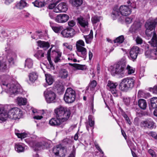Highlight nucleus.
<instances>
[{
	"label": "nucleus",
	"instance_id": "nucleus-1",
	"mask_svg": "<svg viewBox=\"0 0 157 157\" xmlns=\"http://www.w3.org/2000/svg\"><path fill=\"white\" fill-rule=\"evenodd\" d=\"M131 12V9L126 6H121L119 9L117 6L114 8L112 16L113 20L119 18L121 15L123 16H127L129 15Z\"/></svg>",
	"mask_w": 157,
	"mask_h": 157
},
{
	"label": "nucleus",
	"instance_id": "nucleus-2",
	"mask_svg": "<svg viewBox=\"0 0 157 157\" xmlns=\"http://www.w3.org/2000/svg\"><path fill=\"white\" fill-rule=\"evenodd\" d=\"M2 88L7 93L11 94H16L21 92V88L18 84L6 82L3 83L1 85Z\"/></svg>",
	"mask_w": 157,
	"mask_h": 157
},
{
	"label": "nucleus",
	"instance_id": "nucleus-3",
	"mask_svg": "<svg viewBox=\"0 0 157 157\" xmlns=\"http://www.w3.org/2000/svg\"><path fill=\"white\" fill-rule=\"evenodd\" d=\"M55 112L56 117L64 122L68 119L71 113L69 109L61 106L56 108L55 109Z\"/></svg>",
	"mask_w": 157,
	"mask_h": 157
},
{
	"label": "nucleus",
	"instance_id": "nucleus-4",
	"mask_svg": "<svg viewBox=\"0 0 157 157\" xmlns=\"http://www.w3.org/2000/svg\"><path fill=\"white\" fill-rule=\"evenodd\" d=\"M135 82L134 78H127L122 79L119 85L121 90L127 92L131 90L134 87Z\"/></svg>",
	"mask_w": 157,
	"mask_h": 157
},
{
	"label": "nucleus",
	"instance_id": "nucleus-5",
	"mask_svg": "<svg viewBox=\"0 0 157 157\" xmlns=\"http://www.w3.org/2000/svg\"><path fill=\"white\" fill-rule=\"evenodd\" d=\"M125 63L124 62L120 61L111 67V73L113 75L121 74L124 69Z\"/></svg>",
	"mask_w": 157,
	"mask_h": 157
},
{
	"label": "nucleus",
	"instance_id": "nucleus-6",
	"mask_svg": "<svg viewBox=\"0 0 157 157\" xmlns=\"http://www.w3.org/2000/svg\"><path fill=\"white\" fill-rule=\"evenodd\" d=\"M75 91L71 88H68L64 95V99L65 102L67 103H71L75 101Z\"/></svg>",
	"mask_w": 157,
	"mask_h": 157
},
{
	"label": "nucleus",
	"instance_id": "nucleus-7",
	"mask_svg": "<svg viewBox=\"0 0 157 157\" xmlns=\"http://www.w3.org/2000/svg\"><path fill=\"white\" fill-rule=\"evenodd\" d=\"M22 111L20 109L16 107L13 108L7 112V118L14 120L19 119L22 116Z\"/></svg>",
	"mask_w": 157,
	"mask_h": 157
},
{
	"label": "nucleus",
	"instance_id": "nucleus-8",
	"mask_svg": "<svg viewBox=\"0 0 157 157\" xmlns=\"http://www.w3.org/2000/svg\"><path fill=\"white\" fill-rule=\"evenodd\" d=\"M51 141L44 139L36 143L34 147L36 150H39L47 149L49 147Z\"/></svg>",
	"mask_w": 157,
	"mask_h": 157
},
{
	"label": "nucleus",
	"instance_id": "nucleus-9",
	"mask_svg": "<svg viewBox=\"0 0 157 157\" xmlns=\"http://www.w3.org/2000/svg\"><path fill=\"white\" fill-rule=\"evenodd\" d=\"M85 46L84 42L82 40H79L76 42V46L78 54L81 55V56L86 58L87 54L86 49L84 47Z\"/></svg>",
	"mask_w": 157,
	"mask_h": 157
},
{
	"label": "nucleus",
	"instance_id": "nucleus-10",
	"mask_svg": "<svg viewBox=\"0 0 157 157\" xmlns=\"http://www.w3.org/2000/svg\"><path fill=\"white\" fill-rule=\"evenodd\" d=\"M145 47L146 51L145 54L146 56L152 59H157L156 48L152 47L149 49V47L147 44H146Z\"/></svg>",
	"mask_w": 157,
	"mask_h": 157
},
{
	"label": "nucleus",
	"instance_id": "nucleus-11",
	"mask_svg": "<svg viewBox=\"0 0 157 157\" xmlns=\"http://www.w3.org/2000/svg\"><path fill=\"white\" fill-rule=\"evenodd\" d=\"M52 151L56 157H65L67 153L66 149L59 145L53 147Z\"/></svg>",
	"mask_w": 157,
	"mask_h": 157
},
{
	"label": "nucleus",
	"instance_id": "nucleus-12",
	"mask_svg": "<svg viewBox=\"0 0 157 157\" xmlns=\"http://www.w3.org/2000/svg\"><path fill=\"white\" fill-rule=\"evenodd\" d=\"M44 94L46 101L48 103L52 102L56 99V94L50 89H46L44 92Z\"/></svg>",
	"mask_w": 157,
	"mask_h": 157
},
{
	"label": "nucleus",
	"instance_id": "nucleus-13",
	"mask_svg": "<svg viewBox=\"0 0 157 157\" xmlns=\"http://www.w3.org/2000/svg\"><path fill=\"white\" fill-rule=\"evenodd\" d=\"M75 33L74 29L67 28L63 29L61 33L62 36L64 37L70 38L73 37Z\"/></svg>",
	"mask_w": 157,
	"mask_h": 157
},
{
	"label": "nucleus",
	"instance_id": "nucleus-14",
	"mask_svg": "<svg viewBox=\"0 0 157 157\" xmlns=\"http://www.w3.org/2000/svg\"><path fill=\"white\" fill-rule=\"evenodd\" d=\"M118 84L117 82H113L109 81L108 82L107 86V89L110 91L113 94L115 97L117 96V91L116 90V88Z\"/></svg>",
	"mask_w": 157,
	"mask_h": 157
},
{
	"label": "nucleus",
	"instance_id": "nucleus-15",
	"mask_svg": "<svg viewBox=\"0 0 157 157\" xmlns=\"http://www.w3.org/2000/svg\"><path fill=\"white\" fill-rule=\"evenodd\" d=\"M139 51V48L137 46H134L130 49L129 52V59L134 61L137 58Z\"/></svg>",
	"mask_w": 157,
	"mask_h": 157
},
{
	"label": "nucleus",
	"instance_id": "nucleus-16",
	"mask_svg": "<svg viewBox=\"0 0 157 157\" xmlns=\"http://www.w3.org/2000/svg\"><path fill=\"white\" fill-rule=\"evenodd\" d=\"M67 10V6L65 2H61L58 4L54 9L53 11L56 13L65 12Z\"/></svg>",
	"mask_w": 157,
	"mask_h": 157
},
{
	"label": "nucleus",
	"instance_id": "nucleus-17",
	"mask_svg": "<svg viewBox=\"0 0 157 157\" xmlns=\"http://www.w3.org/2000/svg\"><path fill=\"white\" fill-rule=\"evenodd\" d=\"M69 19L68 15L65 14H59L56 17L55 21L58 23H63L67 22Z\"/></svg>",
	"mask_w": 157,
	"mask_h": 157
},
{
	"label": "nucleus",
	"instance_id": "nucleus-18",
	"mask_svg": "<svg viewBox=\"0 0 157 157\" xmlns=\"http://www.w3.org/2000/svg\"><path fill=\"white\" fill-rule=\"evenodd\" d=\"M142 126L147 127L150 129L155 128V123L151 119L146 120L141 122Z\"/></svg>",
	"mask_w": 157,
	"mask_h": 157
},
{
	"label": "nucleus",
	"instance_id": "nucleus-19",
	"mask_svg": "<svg viewBox=\"0 0 157 157\" xmlns=\"http://www.w3.org/2000/svg\"><path fill=\"white\" fill-rule=\"evenodd\" d=\"M7 53L6 58L8 62L11 65L13 64L14 63V59L16 56V54L11 50H8Z\"/></svg>",
	"mask_w": 157,
	"mask_h": 157
},
{
	"label": "nucleus",
	"instance_id": "nucleus-20",
	"mask_svg": "<svg viewBox=\"0 0 157 157\" xmlns=\"http://www.w3.org/2000/svg\"><path fill=\"white\" fill-rule=\"evenodd\" d=\"M156 24H157L156 20H149L145 24V27L146 28L147 30H151L155 28Z\"/></svg>",
	"mask_w": 157,
	"mask_h": 157
},
{
	"label": "nucleus",
	"instance_id": "nucleus-21",
	"mask_svg": "<svg viewBox=\"0 0 157 157\" xmlns=\"http://www.w3.org/2000/svg\"><path fill=\"white\" fill-rule=\"evenodd\" d=\"M141 27V23L140 22L135 21L132 25L130 29V30L132 32H136L139 30Z\"/></svg>",
	"mask_w": 157,
	"mask_h": 157
},
{
	"label": "nucleus",
	"instance_id": "nucleus-22",
	"mask_svg": "<svg viewBox=\"0 0 157 157\" xmlns=\"http://www.w3.org/2000/svg\"><path fill=\"white\" fill-rule=\"evenodd\" d=\"M64 121H62L60 119L56 118H52L49 121V124L52 126L59 125Z\"/></svg>",
	"mask_w": 157,
	"mask_h": 157
},
{
	"label": "nucleus",
	"instance_id": "nucleus-23",
	"mask_svg": "<svg viewBox=\"0 0 157 157\" xmlns=\"http://www.w3.org/2000/svg\"><path fill=\"white\" fill-rule=\"evenodd\" d=\"M68 76V71L65 69L60 70L59 72V76L63 79L66 78Z\"/></svg>",
	"mask_w": 157,
	"mask_h": 157
},
{
	"label": "nucleus",
	"instance_id": "nucleus-24",
	"mask_svg": "<svg viewBox=\"0 0 157 157\" xmlns=\"http://www.w3.org/2000/svg\"><path fill=\"white\" fill-rule=\"evenodd\" d=\"M38 46L46 50L49 47V44L47 42L39 40L37 42Z\"/></svg>",
	"mask_w": 157,
	"mask_h": 157
},
{
	"label": "nucleus",
	"instance_id": "nucleus-25",
	"mask_svg": "<svg viewBox=\"0 0 157 157\" xmlns=\"http://www.w3.org/2000/svg\"><path fill=\"white\" fill-rule=\"evenodd\" d=\"M69 64L71 66L75 67L76 69L84 70L86 68V67L85 65L79 64L77 63H71Z\"/></svg>",
	"mask_w": 157,
	"mask_h": 157
},
{
	"label": "nucleus",
	"instance_id": "nucleus-26",
	"mask_svg": "<svg viewBox=\"0 0 157 157\" xmlns=\"http://www.w3.org/2000/svg\"><path fill=\"white\" fill-rule=\"evenodd\" d=\"M78 22L82 27L85 28L87 27L88 22L87 21L82 17H80L78 19Z\"/></svg>",
	"mask_w": 157,
	"mask_h": 157
},
{
	"label": "nucleus",
	"instance_id": "nucleus-27",
	"mask_svg": "<svg viewBox=\"0 0 157 157\" xmlns=\"http://www.w3.org/2000/svg\"><path fill=\"white\" fill-rule=\"evenodd\" d=\"M138 104L141 109L144 110L146 109L147 104L146 101L144 99H140L138 101Z\"/></svg>",
	"mask_w": 157,
	"mask_h": 157
},
{
	"label": "nucleus",
	"instance_id": "nucleus-28",
	"mask_svg": "<svg viewBox=\"0 0 157 157\" xmlns=\"http://www.w3.org/2000/svg\"><path fill=\"white\" fill-rule=\"evenodd\" d=\"M7 117V112L4 110L3 108L0 109V120L4 121Z\"/></svg>",
	"mask_w": 157,
	"mask_h": 157
},
{
	"label": "nucleus",
	"instance_id": "nucleus-29",
	"mask_svg": "<svg viewBox=\"0 0 157 157\" xmlns=\"http://www.w3.org/2000/svg\"><path fill=\"white\" fill-rule=\"evenodd\" d=\"M15 133L18 138H21V139L26 138L27 136V134L25 132H21L20 131L17 130L15 131Z\"/></svg>",
	"mask_w": 157,
	"mask_h": 157
},
{
	"label": "nucleus",
	"instance_id": "nucleus-30",
	"mask_svg": "<svg viewBox=\"0 0 157 157\" xmlns=\"http://www.w3.org/2000/svg\"><path fill=\"white\" fill-rule=\"evenodd\" d=\"M17 104L19 105H24L26 104L27 100L25 98L18 97L17 99Z\"/></svg>",
	"mask_w": 157,
	"mask_h": 157
},
{
	"label": "nucleus",
	"instance_id": "nucleus-31",
	"mask_svg": "<svg viewBox=\"0 0 157 157\" xmlns=\"http://www.w3.org/2000/svg\"><path fill=\"white\" fill-rule=\"evenodd\" d=\"M29 77L30 81L33 82L37 79L38 75L36 73L33 72L29 74Z\"/></svg>",
	"mask_w": 157,
	"mask_h": 157
},
{
	"label": "nucleus",
	"instance_id": "nucleus-32",
	"mask_svg": "<svg viewBox=\"0 0 157 157\" xmlns=\"http://www.w3.org/2000/svg\"><path fill=\"white\" fill-rule=\"evenodd\" d=\"M46 80L48 85L52 84L54 81V79L52 75L50 74H45Z\"/></svg>",
	"mask_w": 157,
	"mask_h": 157
},
{
	"label": "nucleus",
	"instance_id": "nucleus-33",
	"mask_svg": "<svg viewBox=\"0 0 157 157\" xmlns=\"http://www.w3.org/2000/svg\"><path fill=\"white\" fill-rule=\"evenodd\" d=\"M27 3L24 0H21L20 2L17 3L16 6L17 8L19 9H22L25 7Z\"/></svg>",
	"mask_w": 157,
	"mask_h": 157
},
{
	"label": "nucleus",
	"instance_id": "nucleus-34",
	"mask_svg": "<svg viewBox=\"0 0 157 157\" xmlns=\"http://www.w3.org/2000/svg\"><path fill=\"white\" fill-rule=\"evenodd\" d=\"M16 151L18 152H21L24 151L25 148L22 145L19 144H16L15 146Z\"/></svg>",
	"mask_w": 157,
	"mask_h": 157
},
{
	"label": "nucleus",
	"instance_id": "nucleus-35",
	"mask_svg": "<svg viewBox=\"0 0 157 157\" xmlns=\"http://www.w3.org/2000/svg\"><path fill=\"white\" fill-rule=\"evenodd\" d=\"M71 2L73 6L78 7L82 4V0H71Z\"/></svg>",
	"mask_w": 157,
	"mask_h": 157
},
{
	"label": "nucleus",
	"instance_id": "nucleus-36",
	"mask_svg": "<svg viewBox=\"0 0 157 157\" xmlns=\"http://www.w3.org/2000/svg\"><path fill=\"white\" fill-rule=\"evenodd\" d=\"M151 105L154 109H157V97H154L151 99Z\"/></svg>",
	"mask_w": 157,
	"mask_h": 157
},
{
	"label": "nucleus",
	"instance_id": "nucleus-37",
	"mask_svg": "<svg viewBox=\"0 0 157 157\" xmlns=\"http://www.w3.org/2000/svg\"><path fill=\"white\" fill-rule=\"evenodd\" d=\"M33 61L30 59H27L25 60V66L29 68H31L33 66Z\"/></svg>",
	"mask_w": 157,
	"mask_h": 157
},
{
	"label": "nucleus",
	"instance_id": "nucleus-38",
	"mask_svg": "<svg viewBox=\"0 0 157 157\" xmlns=\"http://www.w3.org/2000/svg\"><path fill=\"white\" fill-rule=\"evenodd\" d=\"M44 52L42 50L37 51L34 55V56L39 59L44 56Z\"/></svg>",
	"mask_w": 157,
	"mask_h": 157
},
{
	"label": "nucleus",
	"instance_id": "nucleus-39",
	"mask_svg": "<svg viewBox=\"0 0 157 157\" xmlns=\"http://www.w3.org/2000/svg\"><path fill=\"white\" fill-rule=\"evenodd\" d=\"M101 17L97 16H94L91 18V21L93 24H95L99 22L101 19Z\"/></svg>",
	"mask_w": 157,
	"mask_h": 157
},
{
	"label": "nucleus",
	"instance_id": "nucleus-40",
	"mask_svg": "<svg viewBox=\"0 0 157 157\" xmlns=\"http://www.w3.org/2000/svg\"><path fill=\"white\" fill-rule=\"evenodd\" d=\"M33 3L35 6L38 7H42L44 6V4L43 2L39 1L37 0L35 1Z\"/></svg>",
	"mask_w": 157,
	"mask_h": 157
},
{
	"label": "nucleus",
	"instance_id": "nucleus-41",
	"mask_svg": "<svg viewBox=\"0 0 157 157\" xmlns=\"http://www.w3.org/2000/svg\"><path fill=\"white\" fill-rule=\"evenodd\" d=\"M127 72L128 75H131L134 73L135 71V69L128 65L126 68Z\"/></svg>",
	"mask_w": 157,
	"mask_h": 157
},
{
	"label": "nucleus",
	"instance_id": "nucleus-42",
	"mask_svg": "<svg viewBox=\"0 0 157 157\" xmlns=\"http://www.w3.org/2000/svg\"><path fill=\"white\" fill-rule=\"evenodd\" d=\"M62 53L59 52H56V56L54 59V61L56 63L59 62L60 61V58L61 56Z\"/></svg>",
	"mask_w": 157,
	"mask_h": 157
},
{
	"label": "nucleus",
	"instance_id": "nucleus-43",
	"mask_svg": "<svg viewBox=\"0 0 157 157\" xmlns=\"http://www.w3.org/2000/svg\"><path fill=\"white\" fill-rule=\"evenodd\" d=\"M84 38H85L86 42L87 44L90 43L93 39V36L92 34H89L88 35L84 36Z\"/></svg>",
	"mask_w": 157,
	"mask_h": 157
},
{
	"label": "nucleus",
	"instance_id": "nucleus-44",
	"mask_svg": "<svg viewBox=\"0 0 157 157\" xmlns=\"http://www.w3.org/2000/svg\"><path fill=\"white\" fill-rule=\"evenodd\" d=\"M124 40V37L123 36H121L117 37L114 40V43H121L123 42Z\"/></svg>",
	"mask_w": 157,
	"mask_h": 157
},
{
	"label": "nucleus",
	"instance_id": "nucleus-45",
	"mask_svg": "<svg viewBox=\"0 0 157 157\" xmlns=\"http://www.w3.org/2000/svg\"><path fill=\"white\" fill-rule=\"evenodd\" d=\"M52 29L53 31L57 33L59 32L63 29L62 26H52Z\"/></svg>",
	"mask_w": 157,
	"mask_h": 157
},
{
	"label": "nucleus",
	"instance_id": "nucleus-46",
	"mask_svg": "<svg viewBox=\"0 0 157 157\" xmlns=\"http://www.w3.org/2000/svg\"><path fill=\"white\" fill-rule=\"evenodd\" d=\"M6 68V63L4 62H2L0 60V71H4Z\"/></svg>",
	"mask_w": 157,
	"mask_h": 157
},
{
	"label": "nucleus",
	"instance_id": "nucleus-47",
	"mask_svg": "<svg viewBox=\"0 0 157 157\" xmlns=\"http://www.w3.org/2000/svg\"><path fill=\"white\" fill-rule=\"evenodd\" d=\"M88 122L89 125L90 126L92 127L93 128L94 124V120H92V117L91 116H89Z\"/></svg>",
	"mask_w": 157,
	"mask_h": 157
},
{
	"label": "nucleus",
	"instance_id": "nucleus-48",
	"mask_svg": "<svg viewBox=\"0 0 157 157\" xmlns=\"http://www.w3.org/2000/svg\"><path fill=\"white\" fill-rule=\"evenodd\" d=\"M58 2H52L49 4L48 6L49 9L52 10L54 8V9Z\"/></svg>",
	"mask_w": 157,
	"mask_h": 157
},
{
	"label": "nucleus",
	"instance_id": "nucleus-49",
	"mask_svg": "<svg viewBox=\"0 0 157 157\" xmlns=\"http://www.w3.org/2000/svg\"><path fill=\"white\" fill-rule=\"evenodd\" d=\"M150 90L153 93L157 94V84L153 88H150Z\"/></svg>",
	"mask_w": 157,
	"mask_h": 157
},
{
	"label": "nucleus",
	"instance_id": "nucleus-50",
	"mask_svg": "<svg viewBox=\"0 0 157 157\" xmlns=\"http://www.w3.org/2000/svg\"><path fill=\"white\" fill-rule=\"evenodd\" d=\"M123 101L126 105H129L130 102V99L129 98H124Z\"/></svg>",
	"mask_w": 157,
	"mask_h": 157
},
{
	"label": "nucleus",
	"instance_id": "nucleus-51",
	"mask_svg": "<svg viewBox=\"0 0 157 157\" xmlns=\"http://www.w3.org/2000/svg\"><path fill=\"white\" fill-rule=\"evenodd\" d=\"M96 81L95 80H93L90 83V88H94L96 86Z\"/></svg>",
	"mask_w": 157,
	"mask_h": 157
},
{
	"label": "nucleus",
	"instance_id": "nucleus-52",
	"mask_svg": "<svg viewBox=\"0 0 157 157\" xmlns=\"http://www.w3.org/2000/svg\"><path fill=\"white\" fill-rule=\"evenodd\" d=\"M48 15L51 19L55 20L56 18V17H55V15L54 13L52 12H49Z\"/></svg>",
	"mask_w": 157,
	"mask_h": 157
},
{
	"label": "nucleus",
	"instance_id": "nucleus-53",
	"mask_svg": "<svg viewBox=\"0 0 157 157\" xmlns=\"http://www.w3.org/2000/svg\"><path fill=\"white\" fill-rule=\"evenodd\" d=\"M136 41L137 44H141L143 41L142 39L139 36H137L136 37Z\"/></svg>",
	"mask_w": 157,
	"mask_h": 157
},
{
	"label": "nucleus",
	"instance_id": "nucleus-54",
	"mask_svg": "<svg viewBox=\"0 0 157 157\" xmlns=\"http://www.w3.org/2000/svg\"><path fill=\"white\" fill-rule=\"evenodd\" d=\"M51 48H52L50 49L47 52V59L50 63V62L51 60L50 57V53Z\"/></svg>",
	"mask_w": 157,
	"mask_h": 157
},
{
	"label": "nucleus",
	"instance_id": "nucleus-55",
	"mask_svg": "<svg viewBox=\"0 0 157 157\" xmlns=\"http://www.w3.org/2000/svg\"><path fill=\"white\" fill-rule=\"evenodd\" d=\"M149 153L151 155L152 157H156V155L155 152L151 149H150L148 150Z\"/></svg>",
	"mask_w": 157,
	"mask_h": 157
},
{
	"label": "nucleus",
	"instance_id": "nucleus-56",
	"mask_svg": "<svg viewBox=\"0 0 157 157\" xmlns=\"http://www.w3.org/2000/svg\"><path fill=\"white\" fill-rule=\"evenodd\" d=\"M75 25V22L73 20L69 21L68 22V25L70 27H73Z\"/></svg>",
	"mask_w": 157,
	"mask_h": 157
},
{
	"label": "nucleus",
	"instance_id": "nucleus-57",
	"mask_svg": "<svg viewBox=\"0 0 157 157\" xmlns=\"http://www.w3.org/2000/svg\"><path fill=\"white\" fill-rule=\"evenodd\" d=\"M63 46L67 48L70 50L72 49V46L69 45V44L67 43H65L63 44Z\"/></svg>",
	"mask_w": 157,
	"mask_h": 157
},
{
	"label": "nucleus",
	"instance_id": "nucleus-58",
	"mask_svg": "<svg viewBox=\"0 0 157 157\" xmlns=\"http://www.w3.org/2000/svg\"><path fill=\"white\" fill-rule=\"evenodd\" d=\"M132 18L128 17L126 18H125V21L126 22L127 24L130 23L132 22Z\"/></svg>",
	"mask_w": 157,
	"mask_h": 157
},
{
	"label": "nucleus",
	"instance_id": "nucleus-59",
	"mask_svg": "<svg viewBox=\"0 0 157 157\" xmlns=\"http://www.w3.org/2000/svg\"><path fill=\"white\" fill-rule=\"evenodd\" d=\"M145 70L144 69H142L140 71V76L142 77L144 76V72Z\"/></svg>",
	"mask_w": 157,
	"mask_h": 157
},
{
	"label": "nucleus",
	"instance_id": "nucleus-60",
	"mask_svg": "<svg viewBox=\"0 0 157 157\" xmlns=\"http://www.w3.org/2000/svg\"><path fill=\"white\" fill-rule=\"evenodd\" d=\"M95 146L96 148L99 150V151L102 154H103V151H102V150L100 148L99 146H98V144H95Z\"/></svg>",
	"mask_w": 157,
	"mask_h": 157
},
{
	"label": "nucleus",
	"instance_id": "nucleus-61",
	"mask_svg": "<svg viewBox=\"0 0 157 157\" xmlns=\"http://www.w3.org/2000/svg\"><path fill=\"white\" fill-rule=\"evenodd\" d=\"M43 118V117L41 116H35L33 117V118L35 119H36L37 120H40L42 119Z\"/></svg>",
	"mask_w": 157,
	"mask_h": 157
},
{
	"label": "nucleus",
	"instance_id": "nucleus-62",
	"mask_svg": "<svg viewBox=\"0 0 157 157\" xmlns=\"http://www.w3.org/2000/svg\"><path fill=\"white\" fill-rule=\"evenodd\" d=\"M14 0H6L5 3L6 5H8L12 2Z\"/></svg>",
	"mask_w": 157,
	"mask_h": 157
},
{
	"label": "nucleus",
	"instance_id": "nucleus-63",
	"mask_svg": "<svg viewBox=\"0 0 157 157\" xmlns=\"http://www.w3.org/2000/svg\"><path fill=\"white\" fill-rule=\"evenodd\" d=\"M151 135L155 139H157V134L155 132H152L151 133Z\"/></svg>",
	"mask_w": 157,
	"mask_h": 157
},
{
	"label": "nucleus",
	"instance_id": "nucleus-64",
	"mask_svg": "<svg viewBox=\"0 0 157 157\" xmlns=\"http://www.w3.org/2000/svg\"><path fill=\"white\" fill-rule=\"evenodd\" d=\"M89 59L90 60L92 58L93 54L90 51L89 52Z\"/></svg>",
	"mask_w": 157,
	"mask_h": 157
}]
</instances>
